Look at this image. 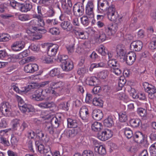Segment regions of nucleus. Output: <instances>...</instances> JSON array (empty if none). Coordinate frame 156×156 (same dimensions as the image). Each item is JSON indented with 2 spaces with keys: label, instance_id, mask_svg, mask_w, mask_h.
<instances>
[{
  "label": "nucleus",
  "instance_id": "nucleus-26",
  "mask_svg": "<svg viewBox=\"0 0 156 156\" xmlns=\"http://www.w3.org/2000/svg\"><path fill=\"white\" fill-rule=\"evenodd\" d=\"M15 15L18 17L19 20L22 21H27L30 19V15L28 14L16 13Z\"/></svg>",
  "mask_w": 156,
  "mask_h": 156
},
{
  "label": "nucleus",
  "instance_id": "nucleus-60",
  "mask_svg": "<svg viewBox=\"0 0 156 156\" xmlns=\"http://www.w3.org/2000/svg\"><path fill=\"white\" fill-rule=\"evenodd\" d=\"M118 97L120 99L124 101H126L128 100L127 96L122 93H119L118 94Z\"/></svg>",
  "mask_w": 156,
  "mask_h": 156
},
{
  "label": "nucleus",
  "instance_id": "nucleus-3",
  "mask_svg": "<svg viewBox=\"0 0 156 156\" xmlns=\"http://www.w3.org/2000/svg\"><path fill=\"white\" fill-rule=\"evenodd\" d=\"M144 88L148 93V97L151 99H153L156 97V88L152 85H150L147 82L143 83Z\"/></svg>",
  "mask_w": 156,
  "mask_h": 156
},
{
  "label": "nucleus",
  "instance_id": "nucleus-51",
  "mask_svg": "<svg viewBox=\"0 0 156 156\" xmlns=\"http://www.w3.org/2000/svg\"><path fill=\"white\" fill-rule=\"evenodd\" d=\"M149 47L151 49L156 48V37H153L152 38L150 42Z\"/></svg>",
  "mask_w": 156,
  "mask_h": 156
},
{
  "label": "nucleus",
  "instance_id": "nucleus-24",
  "mask_svg": "<svg viewBox=\"0 0 156 156\" xmlns=\"http://www.w3.org/2000/svg\"><path fill=\"white\" fill-rule=\"evenodd\" d=\"M62 68L66 71H69L72 70L73 67V62L67 59L66 62H64L62 66Z\"/></svg>",
  "mask_w": 156,
  "mask_h": 156
},
{
  "label": "nucleus",
  "instance_id": "nucleus-17",
  "mask_svg": "<svg viewBox=\"0 0 156 156\" xmlns=\"http://www.w3.org/2000/svg\"><path fill=\"white\" fill-rule=\"evenodd\" d=\"M20 11L22 12H26L30 11L32 8V5L29 3L20 4L18 6Z\"/></svg>",
  "mask_w": 156,
  "mask_h": 156
},
{
  "label": "nucleus",
  "instance_id": "nucleus-39",
  "mask_svg": "<svg viewBox=\"0 0 156 156\" xmlns=\"http://www.w3.org/2000/svg\"><path fill=\"white\" fill-rule=\"evenodd\" d=\"M124 134L127 138H131L133 136V133L130 129L126 128L124 129Z\"/></svg>",
  "mask_w": 156,
  "mask_h": 156
},
{
  "label": "nucleus",
  "instance_id": "nucleus-55",
  "mask_svg": "<svg viewBox=\"0 0 156 156\" xmlns=\"http://www.w3.org/2000/svg\"><path fill=\"white\" fill-rule=\"evenodd\" d=\"M107 50L103 45H101L98 49V52L102 55H105L106 53Z\"/></svg>",
  "mask_w": 156,
  "mask_h": 156
},
{
  "label": "nucleus",
  "instance_id": "nucleus-41",
  "mask_svg": "<svg viewBox=\"0 0 156 156\" xmlns=\"http://www.w3.org/2000/svg\"><path fill=\"white\" fill-rule=\"evenodd\" d=\"M50 120L51 123H50L54 127L56 128L58 126L59 121L56 117L55 116L52 117Z\"/></svg>",
  "mask_w": 156,
  "mask_h": 156
},
{
  "label": "nucleus",
  "instance_id": "nucleus-11",
  "mask_svg": "<svg viewBox=\"0 0 156 156\" xmlns=\"http://www.w3.org/2000/svg\"><path fill=\"white\" fill-rule=\"evenodd\" d=\"M143 46L142 42L140 41H136L132 42L130 44V48L133 51H139L141 50Z\"/></svg>",
  "mask_w": 156,
  "mask_h": 156
},
{
  "label": "nucleus",
  "instance_id": "nucleus-31",
  "mask_svg": "<svg viewBox=\"0 0 156 156\" xmlns=\"http://www.w3.org/2000/svg\"><path fill=\"white\" fill-rule=\"evenodd\" d=\"M50 75L52 77L56 76L59 78H62L63 76L62 74L60 73L59 69L58 68L54 69L51 70L50 72Z\"/></svg>",
  "mask_w": 156,
  "mask_h": 156
},
{
  "label": "nucleus",
  "instance_id": "nucleus-30",
  "mask_svg": "<svg viewBox=\"0 0 156 156\" xmlns=\"http://www.w3.org/2000/svg\"><path fill=\"white\" fill-rule=\"evenodd\" d=\"M104 125L107 127H111L114 124V121L112 117L109 116L105 119L103 122Z\"/></svg>",
  "mask_w": 156,
  "mask_h": 156
},
{
  "label": "nucleus",
  "instance_id": "nucleus-13",
  "mask_svg": "<svg viewBox=\"0 0 156 156\" xmlns=\"http://www.w3.org/2000/svg\"><path fill=\"white\" fill-rule=\"evenodd\" d=\"M25 46V42L23 41H16L11 45L12 49L14 51H18L23 49Z\"/></svg>",
  "mask_w": 156,
  "mask_h": 156
},
{
  "label": "nucleus",
  "instance_id": "nucleus-48",
  "mask_svg": "<svg viewBox=\"0 0 156 156\" xmlns=\"http://www.w3.org/2000/svg\"><path fill=\"white\" fill-rule=\"evenodd\" d=\"M137 112L138 114L141 117H146L147 115V110L142 108H138Z\"/></svg>",
  "mask_w": 156,
  "mask_h": 156
},
{
  "label": "nucleus",
  "instance_id": "nucleus-43",
  "mask_svg": "<svg viewBox=\"0 0 156 156\" xmlns=\"http://www.w3.org/2000/svg\"><path fill=\"white\" fill-rule=\"evenodd\" d=\"M81 23L84 26H88L89 23V21L88 17L85 16H83L80 18Z\"/></svg>",
  "mask_w": 156,
  "mask_h": 156
},
{
  "label": "nucleus",
  "instance_id": "nucleus-7",
  "mask_svg": "<svg viewBox=\"0 0 156 156\" xmlns=\"http://www.w3.org/2000/svg\"><path fill=\"white\" fill-rule=\"evenodd\" d=\"M94 8V6L92 2L89 1L87 2L86 7V13L89 18H94L93 12Z\"/></svg>",
  "mask_w": 156,
  "mask_h": 156
},
{
  "label": "nucleus",
  "instance_id": "nucleus-29",
  "mask_svg": "<svg viewBox=\"0 0 156 156\" xmlns=\"http://www.w3.org/2000/svg\"><path fill=\"white\" fill-rule=\"evenodd\" d=\"M94 150L96 152H98V154L101 155H104L106 153L105 148L102 145L95 146Z\"/></svg>",
  "mask_w": 156,
  "mask_h": 156
},
{
  "label": "nucleus",
  "instance_id": "nucleus-25",
  "mask_svg": "<svg viewBox=\"0 0 156 156\" xmlns=\"http://www.w3.org/2000/svg\"><path fill=\"white\" fill-rule=\"evenodd\" d=\"M60 26L63 29L67 31H70L72 29V26L70 22L68 21H64L62 22Z\"/></svg>",
  "mask_w": 156,
  "mask_h": 156
},
{
  "label": "nucleus",
  "instance_id": "nucleus-38",
  "mask_svg": "<svg viewBox=\"0 0 156 156\" xmlns=\"http://www.w3.org/2000/svg\"><path fill=\"white\" fill-rule=\"evenodd\" d=\"M74 156H94L93 152L90 150H85L82 154V156L79 153L75 154Z\"/></svg>",
  "mask_w": 156,
  "mask_h": 156
},
{
  "label": "nucleus",
  "instance_id": "nucleus-37",
  "mask_svg": "<svg viewBox=\"0 0 156 156\" xmlns=\"http://www.w3.org/2000/svg\"><path fill=\"white\" fill-rule=\"evenodd\" d=\"M119 115V120L121 122H124L127 120V116L126 112H120Z\"/></svg>",
  "mask_w": 156,
  "mask_h": 156
},
{
  "label": "nucleus",
  "instance_id": "nucleus-1",
  "mask_svg": "<svg viewBox=\"0 0 156 156\" xmlns=\"http://www.w3.org/2000/svg\"><path fill=\"white\" fill-rule=\"evenodd\" d=\"M34 18L35 19L31 20L29 22V25L32 26L33 29L34 30L41 31V33H46V30L38 28V27H43L45 23L42 17L40 15H35Z\"/></svg>",
  "mask_w": 156,
  "mask_h": 156
},
{
  "label": "nucleus",
  "instance_id": "nucleus-61",
  "mask_svg": "<svg viewBox=\"0 0 156 156\" xmlns=\"http://www.w3.org/2000/svg\"><path fill=\"white\" fill-rule=\"evenodd\" d=\"M107 37L105 34L103 32H100L99 33V38L103 42L106 40Z\"/></svg>",
  "mask_w": 156,
  "mask_h": 156
},
{
  "label": "nucleus",
  "instance_id": "nucleus-54",
  "mask_svg": "<svg viewBox=\"0 0 156 156\" xmlns=\"http://www.w3.org/2000/svg\"><path fill=\"white\" fill-rule=\"evenodd\" d=\"M55 14L54 10L52 9H49L47 10L46 12L44 14L45 17H51L53 16Z\"/></svg>",
  "mask_w": 156,
  "mask_h": 156
},
{
  "label": "nucleus",
  "instance_id": "nucleus-32",
  "mask_svg": "<svg viewBox=\"0 0 156 156\" xmlns=\"http://www.w3.org/2000/svg\"><path fill=\"white\" fill-rule=\"evenodd\" d=\"M76 37L78 39H86V33L83 30H75L74 32Z\"/></svg>",
  "mask_w": 156,
  "mask_h": 156
},
{
  "label": "nucleus",
  "instance_id": "nucleus-14",
  "mask_svg": "<svg viewBox=\"0 0 156 156\" xmlns=\"http://www.w3.org/2000/svg\"><path fill=\"white\" fill-rule=\"evenodd\" d=\"M126 63L129 65H132L135 62L136 59V55L133 52H129L126 55Z\"/></svg>",
  "mask_w": 156,
  "mask_h": 156
},
{
  "label": "nucleus",
  "instance_id": "nucleus-16",
  "mask_svg": "<svg viewBox=\"0 0 156 156\" xmlns=\"http://www.w3.org/2000/svg\"><path fill=\"white\" fill-rule=\"evenodd\" d=\"M44 92L41 90H37L32 95V99L34 100L37 101H41L44 99L43 97L44 95H42Z\"/></svg>",
  "mask_w": 156,
  "mask_h": 156
},
{
  "label": "nucleus",
  "instance_id": "nucleus-62",
  "mask_svg": "<svg viewBox=\"0 0 156 156\" xmlns=\"http://www.w3.org/2000/svg\"><path fill=\"white\" fill-rule=\"evenodd\" d=\"M38 150L41 153L45 154L47 150L44 149V146L42 144H40L37 146Z\"/></svg>",
  "mask_w": 156,
  "mask_h": 156
},
{
  "label": "nucleus",
  "instance_id": "nucleus-6",
  "mask_svg": "<svg viewBox=\"0 0 156 156\" xmlns=\"http://www.w3.org/2000/svg\"><path fill=\"white\" fill-rule=\"evenodd\" d=\"M0 110L5 116H9L11 115L12 113L11 106L8 102H3L0 104Z\"/></svg>",
  "mask_w": 156,
  "mask_h": 156
},
{
  "label": "nucleus",
  "instance_id": "nucleus-12",
  "mask_svg": "<svg viewBox=\"0 0 156 156\" xmlns=\"http://www.w3.org/2000/svg\"><path fill=\"white\" fill-rule=\"evenodd\" d=\"M27 33L28 35V38L30 40H38L42 37L41 34H37L36 31H32L30 29L27 30Z\"/></svg>",
  "mask_w": 156,
  "mask_h": 156
},
{
  "label": "nucleus",
  "instance_id": "nucleus-45",
  "mask_svg": "<svg viewBox=\"0 0 156 156\" xmlns=\"http://www.w3.org/2000/svg\"><path fill=\"white\" fill-rule=\"evenodd\" d=\"M20 120L19 119H12L11 121V124L13 129H16L17 127L20 125Z\"/></svg>",
  "mask_w": 156,
  "mask_h": 156
},
{
  "label": "nucleus",
  "instance_id": "nucleus-5",
  "mask_svg": "<svg viewBox=\"0 0 156 156\" xmlns=\"http://www.w3.org/2000/svg\"><path fill=\"white\" fill-rule=\"evenodd\" d=\"M113 132L110 129H105L97 134V137L102 141L106 140L112 136Z\"/></svg>",
  "mask_w": 156,
  "mask_h": 156
},
{
  "label": "nucleus",
  "instance_id": "nucleus-33",
  "mask_svg": "<svg viewBox=\"0 0 156 156\" xmlns=\"http://www.w3.org/2000/svg\"><path fill=\"white\" fill-rule=\"evenodd\" d=\"M103 127L102 124L99 122H95L92 125V129L95 131H98L100 130Z\"/></svg>",
  "mask_w": 156,
  "mask_h": 156
},
{
  "label": "nucleus",
  "instance_id": "nucleus-47",
  "mask_svg": "<svg viewBox=\"0 0 156 156\" xmlns=\"http://www.w3.org/2000/svg\"><path fill=\"white\" fill-rule=\"evenodd\" d=\"M151 154L153 156H156V142L153 144L149 148Z\"/></svg>",
  "mask_w": 156,
  "mask_h": 156
},
{
  "label": "nucleus",
  "instance_id": "nucleus-58",
  "mask_svg": "<svg viewBox=\"0 0 156 156\" xmlns=\"http://www.w3.org/2000/svg\"><path fill=\"white\" fill-rule=\"evenodd\" d=\"M11 39L10 36L7 34H2V37L1 38V40L2 41L5 42L8 41Z\"/></svg>",
  "mask_w": 156,
  "mask_h": 156
},
{
  "label": "nucleus",
  "instance_id": "nucleus-21",
  "mask_svg": "<svg viewBox=\"0 0 156 156\" xmlns=\"http://www.w3.org/2000/svg\"><path fill=\"white\" fill-rule=\"evenodd\" d=\"M20 104V106L19 107V109L23 113L26 112H29L34 110L33 107L30 105L26 104L23 105Z\"/></svg>",
  "mask_w": 156,
  "mask_h": 156
},
{
  "label": "nucleus",
  "instance_id": "nucleus-2",
  "mask_svg": "<svg viewBox=\"0 0 156 156\" xmlns=\"http://www.w3.org/2000/svg\"><path fill=\"white\" fill-rule=\"evenodd\" d=\"M65 83L62 81H53L50 84L51 87L47 88L45 90V91L47 94H49L54 97H57L60 94L57 93L54 90V89H58L62 90L64 88Z\"/></svg>",
  "mask_w": 156,
  "mask_h": 156
},
{
  "label": "nucleus",
  "instance_id": "nucleus-42",
  "mask_svg": "<svg viewBox=\"0 0 156 156\" xmlns=\"http://www.w3.org/2000/svg\"><path fill=\"white\" fill-rule=\"evenodd\" d=\"M140 120L139 119H131L130 121V123L132 126L136 127L139 126Z\"/></svg>",
  "mask_w": 156,
  "mask_h": 156
},
{
  "label": "nucleus",
  "instance_id": "nucleus-23",
  "mask_svg": "<svg viewBox=\"0 0 156 156\" xmlns=\"http://www.w3.org/2000/svg\"><path fill=\"white\" fill-rule=\"evenodd\" d=\"M79 123V121L75 119L69 118L67 119L68 126L70 128H75L77 127Z\"/></svg>",
  "mask_w": 156,
  "mask_h": 156
},
{
  "label": "nucleus",
  "instance_id": "nucleus-28",
  "mask_svg": "<svg viewBox=\"0 0 156 156\" xmlns=\"http://www.w3.org/2000/svg\"><path fill=\"white\" fill-rule=\"evenodd\" d=\"M37 105L42 108H47L54 107L55 106V104L52 102H46L41 103L38 104Z\"/></svg>",
  "mask_w": 156,
  "mask_h": 156
},
{
  "label": "nucleus",
  "instance_id": "nucleus-57",
  "mask_svg": "<svg viewBox=\"0 0 156 156\" xmlns=\"http://www.w3.org/2000/svg\"><path fill=\"white\" fill-rule=\"evenodd\" d=\"M22 55L21 53L18 55H13L11 57V61L12 62L16 61L17 60L22 58Z\"/></svg>",
  "mask_w": 156,
  "mask_h": 156
},
{
  "label": "nucleus",
  "instance_id": "nucleus-15",
  "mask_svg": "<svg viewBox=\"0 0 156 156\" xmlns=\"http://www.w3.org/2000/svg\"><path fill=\"white\" fill-rule=\"evenodd\" d=\"M73 11L74 13H76V16H82L84 12V8L83 5L80 4L79 5H75L73 7Z\"/></svg>",
  "mask_w": 156,
  "mask_h": 156
},
{
  "label": "nucleus",
  "instance_id": "nucleus-19",
  "mask_svg": "<svg viewBox=\"0 0 156 156\" xmlns=\"http://www.w3.org/2000/svg\"><path fill=\"white\" fill-rule=\"evenodd\" d=\"M124 48L121 44L118 45L116 48L117 54L118 57L120 58H124L125 55V52L124 51Z\"/></svg>",
  "mask_w": 156,
  "mask_h": 156
},
{
  "label": "nucleus",
  "instance_id": "nucleus-53",
  "mask_svg": "<svg viewBox=\"0 0 156 156\" xmlns=\"http://www.w3.org/2000/svg\"><path fill=\"white\" fill-rule=\"evenodd\" d=\"M39 2L41 4L44 6L51 5L54 2L53 0H40Z\"/></svg>",
  "mask_w": 156,
  "mask_h": 156
},
{
  "label": "nucleus",
  "instance_id": "nucleus-52",
  "mask_svg": "<svg viewBox=\"0 0 156 156\" xmlns=\"http://www.w3.org/2000/svg\"><path fill=\"white\" fill-rule=\"evenodd\" d=\"M72 6V5L71 6L69 5V6H66L64 5H62V7L65 13L68 14L70 15L71 14Z\"/></svg>",
  "mask_w": 156,
  "mask_h": 156
},
{
  "label": "nucleus",
  "instance_id": "nucleus-50",
  "mask_svg": "<svg viewBox=\"0 0 156 156\" xmlns=\"http://www.w3.org/2000/svg\"><path fill=\"white\" fill-rule=\"evenodd\" d=\"M51 124L50 123H48L46 126V129L50 134H53L54 133L55 131V129L53 127Z\"/></svg>",
  "mask_w": 156,
  "mask_h": 156
},
{
  "label": "nucleus",
  "instance_id": "nucleus-8",
  "mask_svg": "<svg viewBox=\"0 0 156 156\" xmlns=\"http://www.w3.org/2000/svg\"><path fill=\"white\" fill-rule=\"evenodd\" d=\"M38 69V66L36 64L30 63L25 65L24 71L26 73H33Z\"/></svg>",
  "mask_w": 156,
  "mask_h": 156
},
{
  "label": "nucleus",
  "instance_id": "nucleus-4",
  "mask_svg": "<svg viewBox=\"0 0 156 156\" xmlns=\"http://www.w3.org/2000/svg\"><path fill=\"white\" fill-rule=\"evenodd\" d=\"M105 11L109 20L115 22L117 21L118 16L115 14L116 10L114 5H110Z\"/></svg>",
  "mask_w": 156,
  "mask_h": 156
},
{
  "label": "nucleus",
  "instance_id": "nucleus-44",
  "mask_svg": "<svg viewBox=\"0 0 156 156\" xmlns=\"http://www.w3.org/2000/svg\"><path fill=\"white\" fill-rule=\"evenodd\" d=\"M48 32L53 35H58L60 33V31L58 28L53 27L50 28Z\"/></svg>",
  "mask_w": 156,
  "mask_h": 156
},
{
  "label": "nucleus",
  "instance_id": "nucleus-56",
  "mask_svg": "<svg viewBox=\"0 0 156 156\" xmlns=\"http://www.w3.org/2000/svg\"><path fill=\"white\" fill-rule=\"evenodd\" d=\"M44 134L41 131H40L38 133L36 136V140L35 142L36 144L38 145V143L37 142L38 141L42 140V138L44 136Z\"/></svg>",
  "mask_w": 156,
  "mask_h": 156
},
{
  "label": "nucleus",
  "instance_id": "nucleus-36",
  "mask_svg": "<svg viewBox=\"0 0 156 156\" xmlns=\"http://www.w3.org/2000/svg\"><path fill=\"white\" fill-rule=\"evenodd\" d=\"M41 59L43 62L47 63H51L53 61L51 56L49 55H43L41 58Z\"/></svg>",
  "mask_w": 156,
  "mask_h": 156
},
{
  "label": "nucleus",
  "instance_id": "nucleus-9",
  "mask_svg": "<svg viewBox=\"0 0 156 156\" xmlns=\"http://www.w3.org/2000/svg\"><path fill=\"white\" fill-rule=\"evenodd\" d=\"M118 27L116 25L110 24L105 27V31L107 35L111 36H113L117 31Z\"/></svg>",
  "mask_w": 156,
  "mask_h": 156
},
{
  "label": "nucleus",
  "instance_id": "nucleus-10",
  "mask_svg": "<svg viewBox=\"0 0 156 156\" xmlns=\"http://www.w3.org/2000/svg\"><path fill=\"white\" fill-rule=\"evenodd\" d=\"M109 2L105 0H100L98 2V12H102L105 11L109 6Z\"/></svg>",
  "mask_w": 156,
  "mask_h": 156
},
{
  "label": "nucleus",
  "instance_id": "nucleus-64",
  "mask_svg": "<svg viewBox=\"0 0 156 156\" xmlns=\"http://www.w3.org/2000/svg\"><path fill=\"white\" fill-rule=\"evenodd\" d=\"M27 124L25 122H23L20 126V129L19 130L20 132L19 133H17V134L19 136H20L22 132L27 127Z\"/></svg>",
  "mask_w": 156,
  "mask_h": 156
},
{
  "label": "nucleus",
  "instance_id": "nucleus-49",
  "mask_svg": "<svg viewBox=\"0 0 156 156\" xmlns=\"http://www.w3.org/2000/svg\"><path fill=\"white\" fill-rule=\"evenodd\" d=\"M108 74V71L104 70L99 73L98 74V76L101 79H104L106 78Z\"/></svg>",
  "mask_w": 156,
  "mask_h": 156
},
{
  "label": "nucleus",
  "instance_id": "nucleus-46",
  "mask_svg": "<svg viewBox=\"0 0 156 156\" xmlns=\"http://www.w3.org/2000/svg\"><path fill=\"white\" fill-rule=\"evenodd\" d=\"M126 83V80L123 76H121L119 78V80L118 86L119 89L121 90L122 88L124 86Z\"/></svg>",
  "mask_w": 156,
  "mask_h": 156
},
{
  "label": "nucleus",
  "instance_id": "nucleus-63",
  "mask_svg": "<svg viewBox=\"0 0 156 156\" xmlns=\"http://www.w3.org/2000/svg\"><path fill=\"white\" fill-rule=\"evenodd\" d=\"M129 92L130 95L133 98H137L138 94H137L136 90L134 89L131 88Z\"/></svg>",
  "mask_w": 156,
  "mask_h": 156
},
{
  "label": "nucleus",
  "instance_id": "nucleus-40",
  "mask_svg": "<svg viewBox=\"0 0 156 156\" xmlns=\"http://www.w3.org/2000/svg\"><path fill=\"white\" fill-rule=\"evenodd\" d=\"M38 87L37 84L36 83H32L30 84L27 87H25L23 88L24 89L23 91L26 92L30 90L34 89L37 88Z\"/></svg>",
  "mask_w": 156,
  "mask_h": 156
},
{
  "label": "nucleus",
  "instance_id": "nucleus-59",
  "mask_svg": "<svg viewBox=\"0 0 156 156\" xmlns=\"http://www.w3.org/2000/svg\"><path fill=\"white\" fill-rule=\"evenodd\" d=\"M18 140V137L14 135L12 136L11 139V142L12 145L15 146L16 145Z\"/></svg>",
  "mask_w": 156,
  "mask_h": 156
},
{
  "label": "nucleus",
  "instance_id": "nucleus-35",
  "mask_svg": "<svg viewBox=\"0 0 156 156\" xmlns=\"http://www.w3.org/2000/svg\"><path fill=\"white\" fill-rule=\"evenodd\" d=\"M93 104L95 106L100 107H102L103 105V101L99 97H96L93 99Z\"/></svg>",
  "mask_w": 156,
  "mask_h": 156
},
{
  "label": "nucleus",
  "instance_id": "nucleus-34",
  "mask_svg": "<svg viewBox=\"0 0 156 156\" xmlns=\"http://www.w3.org/2000/svg\"><path fill=\"white\" fill-rule=\"evenodd\" d=\"M108 66L112 69L115 67H119V64L116 59H109L108 61Z\"/></svg>",
  "mask_w": 156,
  "mask_h": 156
},
{
  "label": "nucleus",
  "instance_id": "nucleus-20",
  "mask_svg": "<svg viewBox=\"0 0 156 156\" xmlns=\"http://www.w3.org/2000/svg\"><path fill=\"white\" fill-rule=\"evenodd\" d=\"M92 116L93 119L97 120H101L103 117L102 111L99 109H94L92 113Z\"/></svg>",
  "mask_w": 156,
  "mask_h": 156
},
{
  "label": "nucleus",
  "instance_id": "nucleus-22",
  "mask_svg": "<svg viewBox=\"0 0 156 156\" xmlns=\"http://www.w3.org/2000/svg\"><path fill=\"white\" fill-rule=\"evenodd\" d=\"M80 115L83 120L86 119L88 117L89 114L88 110L85 106H83L81 108L80 112Z\"/></svg>",
  "mask_w": 156,
  "mask_h": 156
},
{
  "label": "nucleus",
  "instance_id": "nucleus-18",
  "mask_svg": "<svg viewBox=\"0 0 156 156\" xmlns=\"http://www.w3.org/2000/svg\"><path fill=\"white\" fill-rule=\"evenodd\" d=\"M98 80L95 76L88 77L85 80L84 82L87 85L90 86H95L97 84Z\"/></svg>",
  "mask_w": 156,
  "mask_h": 156
},
{
  "label": "nucleus",
  "instance_id": "nucleus-27",
  "mask_svg": "<svg viewBox=\"0 0 156 156\" xmlns=\"http://www.w3.org/2000/svg\"><path fill=\"white\" fill-rule=\"evenodd\" d=\"M58 48V46L57 45H56L55 47H48L47 48V53L51 56H54L56 54Z\"/></svg>",
  "mask_w": 156,
  "mask_h": 156
}]
</instances>
